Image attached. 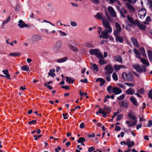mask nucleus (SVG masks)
Listing matches in <instances>:
<instances>
[{
	"mask_svg": "<svg viewBox=\"0 0 152 152\" xmlns=\"http://www.w3.org/2000/svg\"><path fill=\"white\" fill-rule=\"evenodd\" d=\"M128 116L130 119L132 120H130L126 121V124H127L129 127L135 125L137 122V118L134 115V113L132 111H129L128 114Z\"/></svg>",
	"mask_w": 152,
	"mask_h": 152,
	"instance_id": "nucleus-1",
	"label": "nucleus"
},
{
	"mask_svg": "<svg viewBox=\"0 0 152 152\" xmlns=\"http://www.w3.org/2000/svg\"><path fill=\"white\" fill-rule=\"evenodd\" d=\"M89 53L91 55H95L99 58H102V54L98 49H91L89 50Z\"/></svg>",
	"mask_w": 152,
	"mask_h": 152,
	"instance_id": "nucleus-2",
	"label": "nucleus"
},
{
	"mask_svg": "<svg viewBox=\"0 0 152 152\" xmlns=\"http://www.w3.org/2000/svg\"><path fill=\"white\" fill-rule=\"evenodd\" d=\"M133 67L140 73L145 72L146 70V67L144 65L140 66L139 65L135 64L133 65Z\"/></svg>",
	"mask_w": 152,
	"mask_h": 152,
	"instance_id": "nucleus-3",
	"label": "nucleus"
},
{
	"mask_svg": "<svg viewBox=\"0 0 152 152\" xmlns=\"http://www.w3.org/2000/svg\"><path fill=\"white\" fill-rule=\"evenodd\" d=\"M127 20L125 21V23L128 26H131L134 25H136V20L134 21L133 19L129 15L127 16Z\"/></svg>",
	"mask_w": 152,
	"mask_h": 152,
	"instance_id": "nucleus-4",
	"label": "nucleus"
},
{
	"mask_svg": "<svg viewBox=\"0 0 152 152\" xmlns=\"http://www.w3.org/2000/svg\"><path fill=\"white\" fill-rule=\"evenodd\" d=\"M102 23L103 26L107 30H109V31H112V28L110 26V23L107 20L104 19L102 20Z\"/></svg>",
	"mask_w": 152,
	"mask_h": 152,
	"instance_id": "nucleus-5",
	"label": "nucleus"
},
{
	"mask_svg": "<svg viewBox=\"0 0 152 152\" xmlns=\"http://www.w3.org/2000/svg\"><path fill=\"white\" fill-rule=\"evenodd\" d=\"M104 69L106 70L105 74H111L113 72V66L110 64L107 65L105 67Z\"/></svg>",
	"mask_w": 152,
	"mask_h": 152,
	"instance_id": "nucleus-6",
	"label": "nucleus"
},
{
	"mask_svg": "<svg viewBox=\"0 0 152 152\" xmlns=\"http://www.w3.org/2000/svg\"><path fill=\"white\" fill-rule=\"evenodd\" d=\"M42 39V36L41 35L35 34L32 35L31 37V40L34 42L39 41Z\"/></svg>",
	"mask_w": 152,
	"mask_h": 152,
	"instance_id": "nucleus-7",
	"label": "nucleus"
},
{
	"mask_svg": "<svg viewBox=\"0 0 152 152\" xmlns=\"http://www.w3.org/2000/svg\"><path fill=\"white\" fill-rule=\"evenodd\" d=\"M146 10L145 9H142L140 10L138 12V16L141 19L143 18L146 14Z\"/></svg>",
	"mask_w": 152,
	"mask_h": 152,
	"instance_id": "nucleus-8",
	"label": "nucleus"
},
{
	"mask_svg": "<svg viewBox=\"0 0 152 152\" xmlns=\"http://www.w3.org/2000/svg\"><path fill=\"white\" fill-rule=\"evenodd\" d=\"M112 31H109V30L107 29H105L102 32V33L103 36V39H107L108 38L109 33H111Z\"/></svg>",
	"mask_w": 152,
	"mask_h": 152,
	"instance_id": "nucleus-9",
	"label": "nucleus"
},
{
	"mask_svg": "<svg viewBox=\"0 0 152 152\" xmlns=\"http://www.w3.org/2000/svg\"><path fill=\"white\" fill-rule=\"evenodd\" d=\"M61 45V42L58 41L56 42L54 48L55 51H58L60 50Z\"/></svg>",
	"mask_w": 152,
	"mask_h": 152,
	"instance_id": "nucleus-10",
	"label": "nucleus"
},
{
	"mask_svg": "<svg viewBox=\"0 0 152 152\" xmlns=\"http://www.w3.org/2000/svg\"><path fill=\"white\" fill-rule=\"evenodd\" d=\"M107 10L111 14L112 16L114 17H115L116 16V13L114 9L111 7L110 6L108 7Z\"/></svg>",
	"mask_w": 152,
	"mask_h": 152,
	"instance_id": "nucleus-11",
	"label": "nucleus"
},
{
	"mask_svg": "<svg viewBox=\"0 0 152 152\" xmlns=\"http://www.w3.org/2000/svg\"><path fill=\"white\" fill-rule=\"evenodd\" d=\"M18 26L20 28H23L25 27H27L28 26L26 24L24 23L21 20H20L18 22Z\"/></svg>",
	"mask_w": 152,
	"mask_h": 152,
	"instance_id": "nucleus-12",
	"label": "nucleus"
},
{
	"mask_svg": "<svg viewBox=\"0 0 152 152\" xmlns=\"http://www.w3.org/2000/svg\"><path fill=\"white\" fill-rule=\"evenodd\" d=\"M113 92L115 95L119 94L122 92V90L120 88L116 87H113Z\"/></svg>",
	"mask_w": 152,
	"mask_h": 152,
	"instance_id": "nucleus-13",
	"label": "nucleus"
},
{
	"mask_svg": "<svg viewBox=\"0 0 152 152\" xmlns=\"http://www.w3.org/2000/svg\"><path fill=\"white\" fill-rule=\"evenodd\" d=\"M110 110L109 107H105L103 110H102V112H103V113H102L103 117H105L107 114L110 112Z\"/></svg>",
	"mask_w": 152,
	"mask_h": 152,
	"instance_id": "nucleus-14",
	"label": "nucleus"
},
{
	"mask_svg": "<svg viewBox=\"0 0 152 152\" xmlns=\"http://www.w3.org/2000/svg\"><path fill=\"white\" fill-rule=\"evenodd\" d=\"M125 76L126 77V80L128 81H131L133 79V76L130 73H128L125 74Z\"/></svg>",
	"mask_w": 152,
	"mask_h": 152,
	"instance_id": "nucleus-15",
	"label": "nucleus"
},
{
	"mask_svg": "<svg viewBox=\"0 0 152 152\" xmlns=\"http://www.w3.org/2000/svg\"><path fill=\"white\" fill-rule=\"evenodd\" d=\"M126 6L130 12L134 13L135 11V10L134 8L129 4L127 3L126 4Z\"/></svg>",
	"mask_w": 152,
	"mask_h": 152,
	"instance_id": "nucleus-16",
	"label": "nucleus"
},
{
	"mask_svg": "<svg viewBox=\"0 0 152 152\" xmlns=\"http://www.w3.org/2000/svg\"><path fill=\"white\" fill-rule=\"evenodd\" d=\"M67 46L68 48L73 51H78V49L76 47H74L70 43H68Z\"/></svg>",
	"mask_w": 152,
	"mask_h": 152,
	"instance_id": "nucleus-17",
	"label": "nucleus"
},
{
	"mask_svg": "<svg viewBox=\"0 0 152 152\" xmlns=\"http://www.w3.org/2000/svg\"><path fill=\"white\" fill-rule=\"evenodd\" d=\"M136 25H137L140 29L143 30L145 29V26L139 23L137 20H136Z\"/></svg>",
	"mask_w": 152,
	"mask_h": 152,
	"instance_id": "nucleus-18",
	"label": "nucleus"
},
{
	"mask_svg": "<svg viewBox=\"0 0 152 152\" xmlns=\"http://www.w3.org/2000/svg\"><path fill=\"white\" fill-rule=\"evenodd\" d=\"M120 106L121 107H123L125 108H126L128 107V103L124 101H122L120 102L119 103Z\"/></svg>",
	"mask_w": 152,
	"mask_h": 152,
	"instance_id": "nucleus-19",
	"label": "nucleus"
},
{
	"mask_svg": "<svg viewBox=\"0 0 152 152\" xmlns=\"http://www.w3.org/2000/svg\"><path fill=\"white\" fill-rule=\"evenodd\" d=\"M126 93L127 95H132L134 93L135 90L134 89L129 88L126 91Z\"/></svg>",
	"mask_w": 152,
	"mask_h": 152,
	"instance_id": "nucleus-20",
	"label": "nucleus"
},
{
	"mask_svg": "<svg viewBox=\"0 0 152 152\" xmlns=\"http://www.w3.org/2000/svg\"><path fill=\"white\" fill-rule=\"evenodd\" d=\"M115 71H117L119 70L121 68H126V67L122 65H115L114 66Z\"/></svg>",
	"mask_w": 152,
	"mask_h": 152,
	"instance_id": "nucleus-21",
	"label": "nucleus"
},
{
	"mask_svg": "<svg viewBox=\"0 0 152 152\" xmlns=\"http://www.w3.org/2000/svg\"><path fill=\"white\" fill-rule=\"evenodd\" d=\"M66 82L69 83H73L75 81V79L73 78L69 77L67 76L66 77Z\"/></svg>",
	"mask_w": 152,
	"mask_h": 152,
	"instance_id": "nucleus-22",
	"label": "nucleus"
},
{
	"mask_svg": "<svg viewBox=\"0 0 152 152\" xmlns=\"http://www.w3.org/2000/svg\"><path fill=\"white\" fill-rule=\"evenodd\" d=\"M139 59H140L141 62L147 66H149V63L148 60L144 58H141V57Z\"/></svg>",
	"mask_w": 152,
	"mask_h": 152,
	"instance_id": "nucleus-23",
	"label": "nucleus"
},
{
	"mask_svg": "<svg viewBox=\"0 0 152 152\" xmlns=\"http://www.w3.org/2000/svg\"><path fill=\"white\" fill-rule=\"evenodd\" d=\"M91 68L93 70L96 72L98 71V67L96 64L94 63H91Z\"/></svg>",
	"mask_w": 152,
	"mask_h": 152,
	"instance_id": "nucleus-24",
	"label": "nucleus"
},
{
	"mask_svg": "<svg viewBox=\"0 0 152 152\" xmlns=\"http://www.w3.org/2000/svg\"><path fill=\"white\" fill-rule=\"evenodd\" d=\"M131 40L132 41V43L137 48L139 47V45L138 44L137 39L134 38H131Z\"/></svg>",
	"mask_w": 152,
	"mask_h": 152,
	"instance_id": "nucleus-25",
	"label": "nucleus"
},
{
	"mask_svg": "<svg viewBox=\"0 0 152 152\" xmlns=\"http://www.w3.org/2000/svg\"><path fill=\"white\" fill-rule=\"evenodd\" d=\"M94 17L95 18L101 20L102 21L104 20V19L103 17L102 14L99 12H98L95 15Z\"/></svg>",
	"mask_w": 152,
	"mask_h": 152,
	"instance_id": "nucleus-26",
	"label": "nucleus"
},
{
	"mask_svg": "<svg viewBox=\"0 0 152 152\" xmlns=\"http://www.w3.org/2000/svg\"><path fill=\"white\" fill-rule=\"evenodd\" d=\"M130 100L134 105L135 106H137V100L134 96H131Z\"/></svg>",
	"mask_w": 152,
	"mask_h": 152,
	"instance_id": "nucleus-27",
	"label": "nucleus"
},
{
	"mask_svg": "<svg viewBox=\"0 0 152 152\" xmlns=\"http://www.w3.org/2000/svg\"><path fill=\"white\" fill-rule=\"evenodd\" d=\"M133 51L134 53L136 54L135 57L139 59L140 58V54L139 51L135 48H134Z\"/></svg>",
	"mask_w": 152,
	"mask_h": 152,
	"instance_id": "nucleus-28",
	"label": "nucleus"
},
{
	"mask_svg": "<svg viewBox=\"0 0 152 152\" xmlns=\"http://www.w3.org/2000/svg\"><path fill=\"white\" fill-rule=\"evenodd\" d=\"M139 50L142 56L144 57H146L147 56L144 48L143 47H141Z\"/></svg>",
	"mask_w": 152,
	"mask_h": 152,
	"instance_id": "nucleus-29",
	"label": "nucleus"
},
{
	"mask_svg": "<svg viewBox=\"0 0 152 152\" xmlns=\"http://www.w3.org/2000/svg\"><path fill=\"white\" fill-rule=\"evenodd\" d=\"M67 59V57H65L61 59H57V61L59 63H61L66 61Z\"/></svg>",
	"mask_w": 152,
	"mask_h": 152,
	"instance_id": "nucleus-30",
	"label": "nucleus"
},
{
	"mask_svg": "<svg viewBox=\"0 0 152 152\" xmlns=\"http://www.w3.org/2000/svg\"><path fill=\"white\" fill-rule=\"evenodd\" d=\"M113 88L111 86H108L107 88V91L109 94H112L113 92Z\"/></svg>",
	"mask_w": 152,
	"mask_h": 152,
	"instance_id": "nucleus-31",
	"label": "nucleus"
},
{
	"mask_svg": "<svg viewBox=\"0 0 152 152\" xmlns=\"http://www.w3.org/2000/svg\"><path fill=\"white\" fill-rule=\"evenodd\" d=\"M115 60L119 63L122 62V60L121 57L120 56H117L115 57Z\"/></svg>",
	"mask_w": 152,
	"mask_h": 152,
	"instance_id": "nucleus-32",
	"label": "nucleus"
},
{
	"mask_svg": "<svg viewBox=\"0 0 152 152\" xmlns=\"http://www.w3.org/2000/svg\"><path fill=\"white\" fill-rule=\"evenodd\" d=\"M10 16H9L7 18V19L4 21L2 23V26H4L5 24L7 23L10 21Z\"/></svg>",
	"mask_w": 152,
	"mask_h": 152,
	"instance_id": "nucleus-33",
	"label": "nucleus"
},
{
	"mask_svg": "<svg viewBox=\"0 0 152 152\" xmlns=\"http://www.w3.org/2000/svg\"><path fill=\"white\" fill-rule=\"evenodd\" d=\"M126 145L128 146V147L130 148L134 145V143L133 141H132V142L129 141H128L127 142Z\"/></svg>",
	"mask_w": 152,
	"mask_h": 152,
	"instance_id": "nucleus-34",
	"label": "nucleus"
},
{
	"mask_svg": "<svg viewBox=\"0 0 152 152\" xmlns=\"http://www.w3.org/2000/svg\"><path fill=\"white\" fill-rule=\"evenodd\" d=\"M2 72L6 75L5 77L7 78L10 79V75L9 74L8 72L7 69H6L3 70L2 71Z\"/></svg>",
	"mask_w": 152,
	"mask_h": 152,
	"instance_id": "nucleus-35",
	"label": "nucleus"
},
{
	"mask_svg": "<svg viewBox=\"0 0 152 152\" xmlns=\"http://www.w3.org/2000/svg\"><path fill=\"white\" fill-rule=\"evenodd\" d=\"M99 64L101 65H103L107 63V61L105 60H104L102 58H99Z\"/></svg>",
	"mask_w": 152,
	"mask_h": 152,
	"instance_id": "nucleus-36",
	"label": "nucleus"
},
{
	"mask_svg": "<svg viewBox=\"0 0 152 152\" xmlns=\"http://www.w3.org/2000/svg\"><path fill=\"white\" fill-rule=\"evenodd\" d=\"M147 54L149 60L151 61L152 59V52L150 50H148L147 51Z\"/></svg>",
	"mask_w": 152,
	"mask_h": 152,
	"instance_id": "nucleus-37",
	"label": "nucleus"
},
{
	"mask_svg": "<svg viewBox=\"0 0 152 152\" xmlns=\"http://www.w3.org/2000/svg\"><path fill=\"white\" fill-rule=\"evenodd\" d=\"M115 39L117 42H122L123 41V38L122 37H120L118 36H115Z\"/></svg>",
	"mask_w": 152,
	"mask_h": 152,
	"instance_id": "nucleus-38",
	"label": "nucleus"
},
{
	"mask_svg": "<svg viewBox=\"0 0 152 152\" xmlns=\"http://www.w3.org/2000/svg\"><path fill=\"white\" fill-rule=\"evenodd\" d=\"M20 54V53H10L9 55L13 57L18 56H19Z\"/></svg>",
	"mask_w": 152,
	"mask_h": 152,
	"instance_id": "nucleus-39",
	"label": "nucleus"
},
{
	"mask_svg": "<svg viewBox=\"0 0 152 152\" xmlns=\"http://www.w3.org/2000/svg\"><path fill=\"white\" fill-rule=\"evenodd\" d=\"M86 46L89 48H93L94 47V45L90 42H87L86 44Z\"/></svg>",
	"mask_w": 152,
	"mask_h": 152,
	"instance_id": "nucleus-40",
	"label": "nucleus"
},
{
	"mask_svg": "<svg viewBox=\"0 0 152 152\" xmlns=\"http://www.w3.org/2000/svg\"><path fill=\"white\" fill-rule=\"evenodd\" d=\"M58 32L61 36H66L67 35V34L65 32L62 31H58Z\"/></svg>",
	"mask_w": 152,
	"mask_h": 152,
	"instance_id": "nucleus-41",
	"label": "nucleus"
},
{
	"mask_svg": "<svg viewBox=\"0 0 152 152\" xmlns=\"http://www.w3.org/2000/svg\"><path fill=\"white\" fill-rule=\"evenodd\" d=\"M21 69L23 70L26 71H28L29 70V67L26 65H24L23 66Z\"/></svg>",
	"mask_w": 152,
	"mask_h": 152,
	"instance_id": "nucleus-42",
	"label": "nucleus"
},
{
	"mask_svg": "<svg viewBox=\"0 0 152 152\" xmlns=\"http://www.w3.org/2000/svg\"><path fill=\"white\" fill-rule=\"evenodd\" d=\"M112 77L113 79L115 80H118V76L115 72H113L112 74Z\"/></svg>",
	"mask_w": 152,
	"mask_h": 152,
	"instance_id": "nucleus-43",
	"label": "nucleus"
},
{
	"mask_svg": "<svg viewBox=\"0 0 152 152\" xmlns=\"http://www.w3.org/2000/svg\"><path fill=\"white\" fill-rule=\"evenodd\" d=\"M125 95L124 94H122L121 96L117 97V99L118 100H121L123 99L125 97Z\"/></svg>",
	"mask_w": 152,
	"mask_h": 152,
	"instance_id": "nucleus-44",
	"label": "nucleus"
},
{
	"mask_svg": "<svg viewBox=\"0 0 152 152\" xmlns=\"http://www.w3.org/2000/svg\"><path fill=\"white\" fill-rule=\"evenodd\" d=\"M121 30H115L114 31V34L115 36H118Z\"/></svg>",
	"mask_w": 152,
	"mask_h": 152,
	"instance_id": "nucleus-45",
	"label": "nucleus"
},
{
	"mask_svg": "<svg viewBox=\"0 0 152 152\" xmlns=\"http://www.w3.org/2000/svg\"><path fill=\"white\" fill-rule=\"evenodd\" d=\"M115 27L116 29V30H121V26H120L119 24L117 23H115Z\"/></svg>",
	"mask_w": 152,
	"mask_h": 152,
	"instance_id": "nucleus-46",
	"label": "nucleus"
},
{
	"mask_svg": "<svg viewBox=\"0 0 152 152\" xmlns=\"http://www.w3.org/2000/svg\"><path fill=\"white\" fill-rule=\"evenodd\" d=\"M111 74H105V75L106 76V80L109 82L110 80V75Z\"/></svg>",
	"mask_w": 152,
	"mask_h": 152,
	"instance_id": "nucleus-47",
	"label": "nucleus"
},
{
	"mask_svg": "<svg viewBox=\"0 0 152 152\" xmlns=\"http://www.w3.org/2000/svg\"><path fill=\"white\" fill-rule=\"evenodd\" d=\"M85 140V139L83 137H80L77 140L78 143H81L83 142Z\"/></svg>",
	"mask_w": 152,
	"mask_h": 152,
	"instance_id": "nucleus-48",
	"label": "nucleus"
},
{
	"mask_svg": "<svg viewBox=\"0 0 152 152\" xmlns=\"http://www.w3.org/2000/svg\"><path fill=\"white\" fill-rule=\"evenodd\" d=\"M70 24L71 26L73 27H76L77 26V23L75 21H71L70 22Z\"/></svg>",
	"mask_w": 152,
	"mask_h": 152,
	"instance_id": "nucleus-49",
	"label": "nucleus"
},
{
	"mask_svg": "<svg viewBox=\"0 0 152 152\" xmlns=\"http://www.w3.org/2000/svg\"><path fill=\"white\" fill-rule=\"evenodd\" d=\"M122 117L123 115L122 114H119L118 115L116 119V121H120L122 118Z\"/></svg>",
	"mask_w": 152,
	"mask_h": 152,
	"instance_id": "nucleus-50",
	"label": "nucleus"
},
{
	"mask_svg": "<svg viewBox=\"0 0 152 152\" xmlns=\"http://www.w3.org/2000/svg\"><path fill=\"white\" fill-rule=\"evenodd\" d=\"M150 18L149 16H148L146 18V20L145 21L144 23L145 24H148L150 21Z\"/></svg>",
	"mask_w": 152,
	"mask_h": 152,
	"instance_id": "nucleus-51",
	"label": "nucleus"
},
{
	"mask_svg": "<svg viewBox=\"0 0 152 152\" xmlns=\"http://www.w3.org/2000/svg\"><path fill=\"white\" fill-rule=\"evenodd\" d=\"M137 92L140 94H142L144 93V90L143 88H141L140 90H137Z\"/></svg>",
	"mask_w": 152,
	"mask_h": 152,
	"instance_id": "nucleus-52",
	"label": "nucleus"
},
{
	"mask_svg": "<svg viewBox=\"0 0 152 152\" xmlns=\"http://www.w3.org/2000/svg\"><path fill=\"white\" fill-rule=\"evenodd\" d=\"M139 118L140 119L139 121L140 122L145 121L146 120V119L144 118V116L143 115H142V116L141 117H140V116H139Z\"/></svg>",
	"mask_w": 152,
	"mask_h": 152,
	"instance_id": "nucleus-53",
	"label": "nucleus"
},
{
	"mask_svg": "<svg viewBox=\"0 0 152 152\" xmlns=\"http://www.w3.org/2000/svg\"><path fill=\"white\" fill-rule=\"evenodd\" d=\"M148 95L149 97L152 99V89L149 91Z\"/></svg>",
	"mask_w": 152,
	"mask_h": 152,
	"instance_id": "nucleus-54",
	"label": "nucleus"
},
{
	"mask_svg": "<svg viewBox=\"0 0 152 152\" xmlns=\"http://www.w3.org/2000/svg\"><path fill=\"white\" fill-rule=\"evenodd\" d=\"M118 86L122 88L123 89H125L126 88V87L123 84L120 83H118Z\"/></svg>",
	"mask_w": 152,
	"mask_h": 152,
	"instance_id": "nucleus-55",
	"label": "nucleus"
},
{
	"mask_svg": "<svg viewBox=\"0 0 152 152\" xmlns=\"http://www.w3.org/2000/svg\"><path fill=\"white\" fill-rule=\"evenodd\" d=\"M95 150V148L94 147H91L88 149V151L89 152H91Z\"/></svg>",
	"mask_w": 152,
	"mask_h": 152,
	"instance_id": "nucleus-56",
	"label": "nucleus"
},
{
	"mask_svg": "<svg viewBox=\"0 0 152 152\" xmlns=\"http://www.w3.org/2000/svg\"><path fill=\"white\" fill-rule=\"evenodd\" d=\"M100 86H102L105 83V80L102 79L101 81H100Z\"/></svg>",
	"mask_w": 152,
	"mask_h": 152,
	"instance_id": "nucleus-57",
	"label": "nucleus"
},
{
	"mask_svg": "<svg viewBox=\"0 0 152 152\" xmlns=\"http://www.w3.org/2000/svg\"><path fill=\"white\" fill-rule=\"evenodd\" d=\"M125 84L127 86H131L132 87H133L134 86V84L131 83H125Z\"/></svg>",
	"mask_w": 152,
	"mask_h": 152,
	"instance_id": "nucleus-58",
	"label": "nucleus"
},
{
	"mask_svg": "<svg viewBox=\"0 0 152 152\" xmlns=\"http://www.w3.org/2000/svg\"><path fill=\"white\" fill-rule=\"evenodd\" d=\"M92 2L95 4H99V3L98 0H90Z\"/></svg>",
	"mask_w": 152,
	"mask_h": 152,
	"instance_id": "nucleus-59",
	"label": "nucleus"
},
{
	"mask_svg": "<svg viewBox=\"0 0 152 152\" xmlns=\"http://www.w3.org/2000/svg\"><path fill=\"white\" fill-rule=\"evenodd\" d=\"M44 85L45 86H46L47 88L49 89L50 90H52L53 89V88L50 85L47 86V83H44Z\"/></svg>",
	"mask_w": 152,
	"mask_h": 152,
	"instance_id": "nucleus-60",
	"label": "nucleus"
},
{
	"mask_svg": "<svg viewBox=\"0 0 152 152\" xmlns=\"http://www.w3.org/2000/svg\"><path fill=\"white\" fill-rule=\"evenodd\" d=\"M41 30L42 32H46L47 34H49V33L48 30L47 29H43Z\"/></svg>",
	"mask_w": 152,
	"mask_h": 152,
	"instance_id": "nucleus-61",
	"label": "nucleus"
},
{
	"mask_svg": "<svg viewBox=\"0 0 152 152\" xmlns=\"http://www.w3.org/2000/svg\"><path fill=\"white\" fill-rule=\"evenodd\" d=\"M79 94L80 96H83L84 95L85 96H86L87 94L86 93H85L84 92H82L81 91H80Z\"/></svg>",
	"mask_w": 152,
	"mask_h": 152,
	"instance_id": "nucleus-62",
	"label": "nucleus"
},
{
	"mask_svg": "<svg viewBox=\"0 0 152 152\" xmlns=\"http://www.w3.org/2000/svg\"><path fill=\"white\" fill-rule=\"evenodd\" d=\"M121 129V127L119 126H117L115 127V131H119Z\"/></svg>",
	"mask_w": 152,
	"mask_h": 152,
	"instance_id": "nucleus-63",
	"label": "nucleus"
},
{
	"mask_svg": "<svg viewBox=\"0 0 152 152\" xmlns=\"http://www.w3.org/2000/svg\"><path fill=\"white\" fill-rule=\"evenodd\" d=\"M152 126V121L150 120L149 121L148 124V126L149 127H150Z\"/></svg>",
	"mask_w": 152,
	"mask_h": 152,
	"instance_id": "nucleus-64",
	"label": "nucleus"
}]
</instances>
